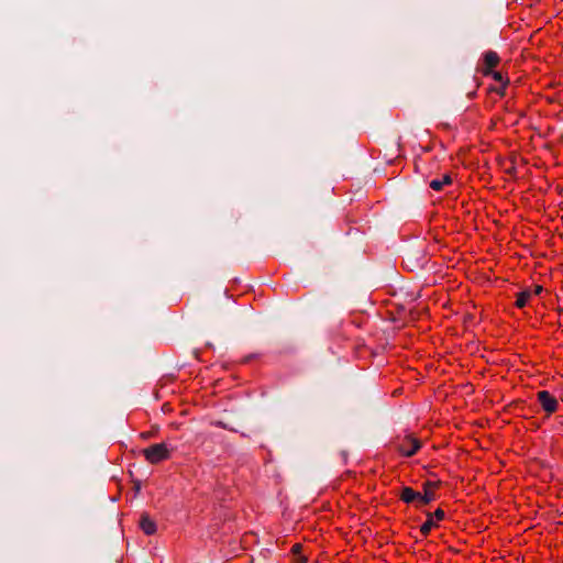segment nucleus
<instances>
[{
	"instance_id": "13",
	"label": "nucleus",
	"mask_w": 563,
	"mask_h": 563,
	"mask_svg": "<svg viewBox=\"0 0 563 563\" xmlns=\"http://www.w3.org/2000/svg\"><path fill=\"white\" fill-rule=\"evenodd\" d=\"M542 290H543V287L540 285H537L533 289V295L538 296L542 292Z\"/></svg>"
},
{
	"instance_id": "2",
	"label": "nucleus",
	"mask_w": 563,
	"mask_h": 563,
	"mask_svg": "<svg viewBox=\"0 0 563 563\" xmlns=\"http://www.w3.org/2000/svg\"><path fill=\"white\" fill-rule=\"evenodd\" d=\"M142 455L150 464H158L170 459L172 453L166 443H156L143 449Z\"/></svg>"
},
{
	"instance_id": "6",
	"label": "nucleus",
	"mask_w": 563,
	"mask_h": 563,
	"mask_svg": "<svg viewBox=\"0 0 563 563\" xmlns=\"http://www.w3.org/2000/svg\"><path fill=\"white\" fill-rule=\"evenodd\" d=\"M444 517L445 514L441 508H438L432 514H428L427 520L420 527V533L427 537L433 528L438 527V522L442 521Z\"/></svg>"
},
{
	"instance_id": "5",
	"label": "nucleus",
	"mask_w": 563,
	"mask_h": 563,
	"mask_svg": "<svg viewBox=\"0 0 563 563\" xmlns=\"http://www.w3.org/2000/svg\"><path fill=\"white\" fill-rule=\"evenodd\" d=\"M441 486V481H426L422 484L423 493H421V499L423 506L430 504L437 498V492L440 489Z\"/></svg>"
},
{
	"instance_id": "4",
	"label": "nucleus",
	"mask_w": 563,
	"mask_h": 563,
	"mask_svg": "<svg viewBox=\"0 0 563 563\" xmlns=\"http://www.w3.org/2000/svg\"><path fill=\"white\" fill-rule=\"evenodd\" d=\"M537 400L548 416L556 412L559 408L558 399L548 390L538 391Z\"/></svg>"
},
{
	"instance_id": "9",
	"label": "nucleus",
	"mask_w": 563,
	"mask_h": 563,
	"mask_svg": "<svg viewBox=\"0 0 563 563\" xmlns=\"http://www.w3.org/2000/svg\"><path fill=\"white\" fill-rule=\"evenodd\" d=\"M140 528L143 530V532L146 536L154 534L156 532V529H157L155 521L152 520L150 518V516L146 515V514L142 515V517H141Z\"/></svg>"
},
{
	"instance_id": "3",
	"label": "nucleus",
	"mask_w": 563,
	"mask_h": 563,
	"mask_svg": "<svg viewBox=\"0 0 563 563\" xmlns=\"http://www.w3.org/2000/svg\"><path fill=\"white\" fill-rule=\"evenodd\" d=\"M500 64L499 55L494 51H487L482 55L481 62L477 65V73L484 77H488Z\"/></svg>"
},
{
	"instance_id": "7",
	"label": "nucleus",
	"mask_w": 563,
	"mask_h": 563,
	"mask_svg": "<svg viewBox=\"0 0 563 563\" xmlns=\"http://www.w3.org/2000/svg\"><path fill=\"white\" fill-rule=\"evenodd\" d=\"M398 497L405 504H415L416 507L423 506L422 499H421V493L416 492L413 488H411L409 486L402 487Z\"/></svg>"
},
{
	"instance_id": "8",
	"label": "nucleus",
	"mask_w": 563,
	"mask_h": 563,
	"mask_svg": "<svg viewBox=\"0 0 563 563\" xmlns=\"http://www.w3.org/2000/svg\"><path fill=\"white\" fill-rule=\"evenodd\" d=\"M488 77H492L495 81L499 82V87L490 88L489 91L495 92L500 98H503L506 95V89L509 85V77L496 69H494L493 73L488 75Z\"/></svg>"
},
{
	"instance_id": "1",
	"label": "nucleus",
	"mask_w": 563,
	"mask_h": 563,
	"mask_svg": "<svg viewBox=\"0 0 563 563\" xmlns=\"http://www.w3.org/2000/svg\"><path fill=\"white\" fill-rule=\"evenodd\" d=\"M391 445L401 456L410 457L422 446V442L412 433L398 434L394 438Z\"/></svg>"
},
{
	"instance_id": "10",
	"label": "nucleus",
	"mask_w": 563,
	"mask_h": 563,
	"mask_svg": "<svg viewBox=\"0 0 563 563\" xmlns=\"http://www.w3.org/2000/svg\"><path fill=\"white\" fill-rule=\"evenodd\" d=\"M453 183V179L450 174H444L441 179H433L430 181L429 186L434 191H441L445 186H449Z\"/></svg>"
},
{
	"instance_id": "11",
	"label": "nucleus",
	"mask_w": 563,
	"mask_h": 563,
	"mask_svg": "<svg viewBox=\"0 0 563 563\" xmlns=\"http://www.w3.org/2000/svg\"><path fill=\"white\" fill-rule=\"evenodd\" d=\"M301 552L302 545L300 543H295L291 547V554L294 555V561L296 563H307L308 559Z\"/></svg>"
},
{
	"instance_id": "12",
	"label": "nucleus",
	"mask_w": 563,
	"mask_h": 563,
	"mask_svg": "<svg viewBox=\"0 0 563 563\" xmlns=\"http://www.w3.org/2000/svg\"><path fill=\"white\" fill-rule=\"evenodd\" d=\"M531 298V292L528 291V290H525V291H521L517 295V298H516V307L517 308H523L526 307V305L528 303L529 299Z\"/></svg>"
}]
</instances>
